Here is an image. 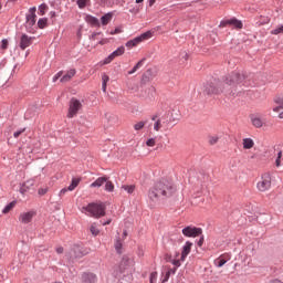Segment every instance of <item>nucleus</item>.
Returning a JSON list of instances; mask_svg holds the SVG:
<instances>
[{
  "label": "nucleus",
  "instance_id": "nucleus-6",
  "mask_svg": "<svg viewBox=\"0 0 283 283\" xmlns=\"http://www.w3.org/2000/svg\"><path fill=\"white\" fill-rule=\"evenodd\" d=\"M82 109H83V103L75 97L71 98L69 102V111L66 115L67 118H74L78 114V112H81Z\"/></svg>",
  "mask_w": 283,
  "mask_h": 283
},
{
  "label": "nucleus",
  "instance_id": "nucleus-58",
  "mask_svg": "<svg viewBox=\"0 0 283 283\" xmlns=\"http://www.w3.org/2000/svg\"><path fill=\"white\" fill-rule=\"evenodd\" d=\"M106 224H112V219H108L106 222H104L103 227H106Z\"/></svg>",
  "mask_w": 283,
  "mask_h": 283
},
{
  "label": "nucleus",
  "instance_id": "nucleus-57",
  "mask_svg": "<svg viewBox=\"0 0 283 283\" xmlns=\"http://www.w3.org/2000/svg\"><path fill=\"white\" fill-rule=\"evenodd\" d=\"M56 253H59V254L63 253V247L57 248Z\"/></svg>",
  "mask_w": 283,
  "mask_h": 283
},
{
  "label": "nucleus",
  "instance_id": "nucleus-41",
  "mask_svg": "<svg viewBox=\"0 0 283 283\" xmlns=\"http://www.w3.org/2000/svg\"><path fill=\"white\" fill-rule=\"evenodd\" d=\"M87 1H90V0H77L78 8H81V10H83V8H85V6H87Z\"/></svg>",
  "mask_w": 283,
  "mask_h": 283
},
{
  "label": "nucleus",
  "instance_id": "nucleus-8",
  "mask_svg": "<svg viewBox=\"0 0 283 283\" xmlns=\"http://www.w3.org/2000/svg\"><path fill=\"white\" fill-rule=\"evenodd\" d=\"M256 189L262 192L269 191V189H271V174L264 172L261 176V180L256 184Z\"/></svg>",
  "mask_w": 283,
  "mask_h": 283
},
{
  "label": "nucleus",
  "instance_id": "nucleus-25",
  "mask_svg": "<svg viewBox=\"0 0 283 283\" xmlns=\"http://www.w3.org/2000/svg\"><path fill=\"white\" fill-rule=\"evenodd\" d=\"M14 207H17V201H12L10 203H8L4 209L2 210V213H10L11 210L14 209Z\"/></svg>",
  "mask_w": 283,
  "mask_h": 283
},
{
  "label": "nucleus",
  "instance_id": "nucleus-47",
  "mask_svg": "<svg viewBox=\"0 0 283 283\" xmlns=\"http://www.w3.org/2000/svg\"><path fill=\"white\" fill-rule=\"evenodd\" d=\"M23 132H25V128H23V129H21V130H17V132L13 134V137H14V138H19V136H20L21 134H23Z\"/></svg>",
  "mask_w": 283,
  "mask_h": 283
},
{
  "label": "nucleus",
  "instance_id": "nucleus-39",
  "mask_svg": "<svg viewBox=\"0 0 283 283\" xmlns=\"http://www.w3.org/2000/svg\"><path fill=\"white\" fill-rule=\"evenodd\" d=\"M157 280H158V272H151L149 276V282L156 283Z\"/></svg>",
  "mask_w": 283,
  "mask_h": 283
},
{
  "label": "nucleus",
  "instance_id": "nucleus-51",
  "mask_svg": "<svg viewBox=\"0 0 283 283\" xmlns=\"http://www.w3.org/2000/svg\"><path fill=\"white\" fill-rule=\"evenodd\" d=\"M170 275H171V272H167L163 282H168Z\"/></svg>",
  "mask_w": 283,
  "mask_h": 283
},
{
  "label": "nucleus",
  "instance_id": "nucleus-1",
  "mask_svg": "<svg viewBox=\"0 0 283 283\" xmlns=\"http://www.w3.org/2000/svg\"><path fill=\"white\" fill-rule=\"evenodd\" d=\"M176 193V186L168 180L158 181L149 191L150 200H158V198H169Z\"/></svg>",
  "mask_w": 283,
  "mask_h": 283
},
{
  "label": "nucleus",
  "instance_id": "nucleus-4",
  "mask_svg": "<svg viewBox=\"0 0 283 283\" xmlns=\"http://www.w3.org/2000/svg\"><path fill=\"white\" fill-rule=\"evenodd\" d=\"M83 209L87 211L91 218H103L105 216V205L103 203H88Z\"/></svg>",
  "mask_w": 283,
  "mask_h": 283
},
{
  "label": "nucleus",
  "instance_id": "nucleus-33",
  "mask_svg": "<svg viewBox=\"0 0 283 283\" xmlns=\"http://www.w3.org/2000/svg\"><path fill=\"white\" fill-rule=\"evenodd\" d=\"M105 190L109 191V192L114 191V182L106 180L105 181Z\"/></svg>",
  "mask_w": 283,
  "mask_h": 283
},
{
  "label": "nucleus",
  "instance_id": "nucleus-55",
  "mask_svg": "<svg viewBox=\"0 0 283 283\" xmlns=\"http://www.w3.org/2000/svg\"><path fill=\"white\" fill-rule=\"evenodd\" d=\"M107 42H108L107 39H103L99 41V45H105V43H107Z\"/></svg>",
  "mask_w": 283,
  "mask_h": 283
},
{
  "label": "nucleus",
  "instance_id": "nucleus-64",
  "mask_svg": "<svg viewBox=\"0 0 283 283\" xmlns=\"http://www.w3.org/2000/svg\"><path fill=\"white\" fill-rule=\"evenodd\" d=\"M151 120H156V116H154V117L151 118Z\"/></svg>",
  "mask_w": 283,
  "mask_h": 283
},
{
  "label": "nucleus",
  "instance_id": "nucleus-40",
  "mask_svg": "<svg viewBox=\"0 0 283 283\" xmlns=\"http://www.w3.org/2000/svg\"><path fill=\"white\" fill-rule=\"evenodd\" d=\"M28 191H30V187H28V184H23L20 188V193H22L23 196H25V193H28Z\"/></svg>",
  "mask_w": 283,
  "mask_h": 283
},
{
  "label": "nucleus",
  "instance_id": "nucleus-61",
  "mask_svg": "<svg viewBox=\"0 0 283 283\" xmlns=\"http://www.w3.org/2000/svg\"><path fill=\"white\" fill-rule=\"evenodd\" d=\"M279 118L283 119V111L279 114Z\"/></svg>",
  "mask_w": 283,
  "mask_h": 283
},
{
  "label": "nucleus",
  "instance_id": "nucleus-49",
  "mask_svg": "<svg viewBox=\"0 0 283 283\" xmlns=\"http://www.w3.org/2000/svg\"><path fill=\"white\" fill-rule=\"evenodd\" d=\"M123 32V29L116 28L114 31L111 32V34H120Z\"/></svg>",
  "mask_w": 283,
  "mask_h": 283
},
{
  "label": "nucleus",
  "instance_id": "nucleus-26",
  "mask_svg": "<svg viewBox=\"0 0 283 283\" xmlns=\"http://www.w3.org/2000/svg\"><path fill=\"white\" fill-rule=\"evenodd\" d=\"M112 13H106L105 15L102 17V25H107L112 21Z\"/></svg>",
  "mask_w": 283,
  "mask_h": 283
},
{
  "label": "nucleus",
  "instance_id": "nucleus-5",
  "mask_svg": "<svg viewBox=\"0 0 283 283\" xmlns=\"http://www.w3.org/2000/svg\"><path fill=\"white\" fill-rule=\"evenodd\" d=\"M36 24V7H32L29 9V14H27V21H25V30L30 34H34L36 32V29H34V25Z\"/></svg>",
  "mask_w": 283,
  "mask_h": 283
},
{
  "label": "nucleus",
  "instance_id": "nucleus-22",
  "mask_svg": "<svg viewBox=\"0 0 283 283\" xmlns=\"http://www.w3.org/2000/svg\"><path fill=\"white\" fill-rule=\"evenodd\" d=\"M146 59H142L139 62H137V64L133 67L132 71L128 72L129 75L135 74V72H138V70H140V67H143V65L145 64Z\"/></svg>",
  "mask_w": 283,
  "mask_h": 283
},
{
  "label": "nucleus",
  "instance_id": "nucleus-9",
  "mask_svg": "<svg viewBox=\"0 0 283 283\" xmlns=\"http://www.w3.org/2000/svg\"><path fill=\"white\" fill-rule=\"evenodd\" d=\"M182 233L186 238H198V235H202V229L196 227H186L182 229Z\"/></svg>",
  "mask_w": 283,
  "mask_h": 283
},
{
  "label": "nucleus",
  "instance_id": "nucleus-16",
  "mask_svg": "<svg viewBox=\"0 0 283 283\" xmlns=\"http://www.w3.org/2000/svg\"><path fill=\"white\" fill-rule=\"evenodd\" d=\"M231 260V255L229 254H222L218 259L214 260V265L218 266V269H222L224 264H227Z\"/></svg>",
  "mask_w": 283,
  "mask_h": 283
},
{
  "label": "nucleus",
  "instance_id": "nucleus-10",
  "mask_svg": "<svg viewBox=\"0 0 283 283\" xmlns=\"http://www.w3.org/2000/svg\"><path fill=\"white\" fill-rule=\"evenodd\" d=\"M34 39H36V38L30 36V35H28V34H25V33H22V34L20 35L19 48H20L21 50H27V48H30V45H32V43H34Z\"/></svg>",
  "mask_w": 283,
  "mask_h": 283
},
{
  "label": "nucleus",
  "instance_id": "nucleus-60",
  "mask_svg": "<svg viewBox=\"0 0 283 283\" xmlns=\"http://www.w3.org/2000/svg\"><path fill=\"white\" fill-rule=\"evenodd\" d=\"M149 1V6H154V3H156V0H148Z\"/></svg>",
  "mask_w": 283,
  "mask_h": 283
},
{
  "label": "nucleus",
  "instance_id": "nucleus-48",
  "mask_svg": "<svg viewBox=\"0 0 283 283\" xmlns=\"http://www.w3.org/2000/svg\"><path fill=\"white\" fill-rule=\"evenodd\" d=\"M1 50H8V40H2Z\"/></svg>",
  "mask_w": 283,
  "mask_h": 283
},
{
  "label": "nucleus",
  "instance_id": "nucleus-17",
  "mask_svg": "<svg viewBox=\"0 0 283 283\" xmlns=\"http://www.w3.org/2000/svg\"><path fill=\"white\" fill-rule=\"evenodd\" d=\"M82 283H96V274L85 272L82 274Z\"/></svg>",
  "mask_w": 283,
  "mask_h": 283
},
{
  "label": "nucleus",
  "instance_id": "nucleus-29",
  "mask_svg": "<svg viewBox=\"0 0 283 283\" xmlns=\"http://www.w3.org/2000/svg\"><path fill=\"white\" fill-rule=\"evenodd\" d=\"M122 189H124V191H127V193H133L134 191H136V186L124 185V186H122Z\"/></svg>",
  "mask_w": 283,
  "mask_h": 283
},
{
  "label": "nucleus",
  "instance_id": "nucleus-30",
  "mask_svg": "<svg viewBox=\"0 0 283 283\" xmlns=\"http://www.w3.org/2000/svg\"><path fill=\"white\" fill-rule=\"evenodd\" d=\"M90 232L92 233V235H98V233H101V230H98V226H96V223H92L90 227Z\"/></svg>",
  "mask_w": 283,
  "mask_h": 283
},
{
  "label": "nucleus",
  "instance_id": "nucleus-42",
  "mask_svg": "<svg viewBox=\"0 0 283 283\" xmlns=\"http://www.w3.org/2000/svg\"><path fill=\"white\" fill-rule=\"evenodd\" d=\"M147 147H155L156 146V139L155 138H149L146 142Z\"/></svg>",
  "mask_w": 283,
  "mask_h": 283
},
{
  "label": "nucleus",
  "instance_id": "nucleus-27",
  "mask_svg": "<svg viewBox=\"0 0 283 283\" xmlns=\"http://www.w3.org/2000/svg\"><path fill=\"white\" fill-rule=\"evenodd\" d=\"M219 140H220V137L218 135H210L208 137L209 145H218Z\"/></svg>",
  "mask_w": 283,
  "mask_h": 283
},
{
  "label": "nucleus",
  "instance_id": "nucleus-32",
  "mask_svg": "<svg viewBox=\"0 0 283 283\" xmlns=\"http://www.w3.org/2000/svg\"><path fill=\"white\" fill-rule=\"evenodd\" d=\"M45 12H48V4L42 3V4L39 7V14H40V17H43V15L45 14Z\"/></svg>",
  "mask_w": 283,
  "mask_h": 283
},
{
  "label": "nucleus",
  "instance_id": "nucleus-52",
  "mask_svg": "<svg viewBox=\"0 0 283 283\" xmlns=\"http://www.w3.org/2000/svg\"><path fill=\"white\" fill-rule=\"evenodd\" d=\"M280 109H283V106H280V105H279V106L274 107V108H273V112L277 113V112H280Z\"/></svg>",
  "mask_w": 283,
  "mask_h": 283
},
{
  "label": "nucleus",
  "instance_id": "nucleus-14",
  "mask_svg": "<svg viewBox=\"0 0 283 283\" xmlns=\"http://www.w3.org/2000/svg\"><path fill=\"white\" fill-rule=\"evenodd\" d=\"M251 125L255 127V129H262L264 127V120H262V116L252 114L250 115Z\"/></svg>",
  "mask_w": 283,
  "mask_h": 283
},
{
  "label": "nucleus",
  "instance_id": "nucleus-3",
  "mask_svg": "<svg viewBox=\"0 0 283 283\" xmlns=\"http://www.w3.org/2000/svg\"><path fill=\"white\" fill-rule=\"evenodd\" d=\"M205 94L211 95V94H231L229 90L224 86V82L216 78H211L209 82H207L203 86Z\"/></svg>",
  "mask_w": 283,
  "mask_h": 283
},
{
  "label": "nucleus",
  "instance_id": "nucleus-18",
  "mask_svg": "<svg viewBox=\"0 0 283 283\" xmlns=\"http://www.w3.org/2000/svg\"><path fill=\"white\" fill-rule=\"evenodd\" d=\"M74 76H76V70L71 69L64 75H62L60 81L62 83H70V81H72V78H74Z\"/></svg>",
  "mask_w": 283,
  "mask_h": 283
},
{
  "label": "nucleus",
  "instance_id": "nucleus-56",
  "mask_svg": "<svg viewBox=\"0 0 283 283\" xmlns=\"http://www.w3.org/2000/svg\"><path fill=\"white\" fill-rule=\"evenodd\" d=\"M176 271H177V269L174 268L172 270H169L168 272H170V275H176Z\"/></svg>",
  "mask_w": 283,
  "mask_h": 283
},
{
  "label": "nucleus",
  "instance_id": "nucleus-15",
  "mask_svg": "<svg viewBox=\"0 0 283 283\" xmlns=\"http://www.w3.org/2000/svg\"><path fill=\"white\" fill-rule=\"evenodd\" d=\"M191 247H193V243H191L190 241H187L182 247V251L180 255L181 262H185L187 260V255L191 253Z\"/></svg>",
  "mask_w": 283,
  "mask_h": 283
},
{
  "label": "nucleus",
  "instance_id": "nucleus-43",
  "mask_svg": "<svg viewBox=\"0 0 283 283\" xmlns=\"http://www.w3.org/2000/svg\"><path fill=\"white\" fill-rule=\"evenodd\" d=\"M181 262L182 260L180 259H175L171 261V264H174V266H176L177 269L181 266Z\"/></svg>",
  "mask_w": 283,
  "mask_h": 283
},
{
  "label": "nucleus",
  "instance_id": "nucleus-13",
  "mask_svg": "<svg viewBox=\"0 0 283 283\" xmlns=\"http://www.w3.org/2000/svg\"><path fill=\"white\" fill-rule=\"evenodd\" d=\"M34 216H36V212L34 211H28V212H22L19 216V222H21L22 224H30V222H32V218H34Z\"/></svg>",
  "mask_w": 283,
  "mask_h": 283
},
{
  "label": "nucleus",
  "instance_id": "nucleus-11",
  "mask_svg": "<svg viewBox=\"0 0 283 283\" xmlns=\"http://www.w3.org/2000/svg\"><path fill=\"white\" fill-rule=\"evenodd\" d=\"M125 54V46H119L117 50H115L113 53H111L104 61L103 65H109L114 59L117 56H123Z\"/></svg>",
  "mask_w": 283,
  "mask_h": 283
},
{
  "label": "nucleus",
  "instance_id": "nucleus-24",
  "mask_svg": "<svg viewBox=\"0 0 283 283\" xmlns=\"http://www.w3.org/2000/svg\"><path fill=\"white\" fill-rule=\"evenodd\" d=\"M109 82V76L107 74L102 75V90L103 92H107V83Z\"/></svg>",
  "mask_w": 283,
  "mask_h": 283
},
{
  "label": "nucleus",
  "instance_id": "nucleus-19",
  "mask_svg": "<svg viewBox=\"0 0 283 283\" xmlns=\"http://www.w3.org/2000/svg\"><path fill=\"white\" fill-rule=\"evenodd\" d=\"M70 255L71 258H83L85 254L83 253V248L74 245L70 251Z\"/></svg>",
  "mask_w": 283,
  "mask_h": 283
},
{
  "label": "nucleus",
  "instance_id": "nucleus-20",
  "mask_svg": "<svg viewBox=\"0 0 283 283\" xmlns=\"http://www.w3.org/2000/svg\"><path fill=\"white\" fill-rule=\"evenodd\" d=\"M243 149H253L255 147V142L252 138H243L242 140Z\"/></svg>",
  "mask_w": 283,
  "mask_h": 283
},
{
  "label": "nucleus",
  "instance_id": "nucleus-50",
  "mask_svg": "<svg viewBox=\"0 0 283 283\" xmlns=\"http://www.w3.org/2000/svg\"><path fill=\"white\" fill-rule=\"evenodd\" d=\"M202 244H205V237H201L198 241V247H202Z\"/></svg>",
  "mask_w": 283,
  "mask_h": 283
},
{
  "label": "nucleus",
  "instance_id": "nucleus-45",
  "mask_svg": "<svg viewBox=\"0 0 283 283\" xmlns=\"http://www.w3.org/2000/svg\"><path fill=\"white\" fill-rule=\"evenodd\" d=\"M48 191H49V188H48V187H45V188H40V189L38 190V193H39V196H45V193H48Z\"/></svg>",
  "mask_w": 283,
  "mask_h": 283
},
{
  "label": "nucleus",
  "instance_id": "nucleus-53",
  "mask_svg": "<svg viewBox=\"0 0 283 283\" xmlns=\"http://www.w3.org/2000/svg\"><path fill=\"white\" fill-rule=\"evenodd\" d=\"M270 283H283V282L279 279H273V280L270 281Z\"/></svg>",
  "mask_w": 283,
  "mask_h": 283
},
{
  "label": "nucleus",
  "instance_id": "nucleus-38",
  "mask_svg": "<svg viewBox=\"0 0 283 283\" xmlns=\"http://www.w3.org/2000/svg\"><path fill=\"white\" fill-rule=\"evenodd\" d=\"M146 124H147V123H145V122H138V123H136V124L134 125V129H135L136 132H140V129H143V127H145Z\"/></svg>",
  "mask_w": 283,
  "mask_h": 283
},
{
  "label": "nucleus",
  "instance_id": "nucleus-31",
  "mask_svg": "<svg viewBox=\"0 0 283 283\" xmlns=\"http://www.w3.org/2000/svg\"><path fill=\"white\" fill-rule=\"evenodd\" d=\"M115 250L117 251V253H123V242L120 241V239L116 240Z\"/></svg>",
  "mask_w": 283,
  "mask_h": 283
},
{
  "label": "nucleus",
  "instance_id": "nucleus-36",
  "mask_svg": "<svg viewBox=\"0 0 283 283\" xmlns=\"http://www.w3.org/2000/svg\"><path fill=\"white\" fill-rule=\"evenodd\" d=\"M271 34L277 35V34H283V25L276 27L271 31Z\"/></svg>",
  "mask_w": 283,
  "mask_h": 283
},
{
  "label": "nucleus",
  "instance_id": "nucleus-12",
  "mask_svg": "<svg viewBox=\"0 0 283 283\" xmlns=\"http://www.w3.org/2000/svg\"><path fill=\"white\" fill-rule=\"evenodd\" d=\"M227 25H232L233 28H235V30H242V21L235 18L221 21L220 28H227Z\"/></svg>",
  "mask_w": 283,
  "mask_h": 283
},
{
  "label": "nucleus",
  "instance_id": "nucleus-2",
  "mask_svg": "<svg viewBox=\"0 0 283 283\" xmlns=\"http://www.w3.org/2000/svg\"><path fill=\"white\" fill-rule=\"evenodd\" d=\"M249 85V82H247V73H240L238 71H233L223 82V85L228 92H230V95L235 96V92H233V87L235 85Z\"/></svg>",
  "mask_w": 283,
  "mask_h": 283
},
{
  "label": "nucleus",
  "instance_id": "nucleus-63",
  "mask_svg": "<svg viewBox=\"0 0 283 283\" xmlns=\"http://www.w3.org/2000/svg\"><path fill=\"white\" fill-rule=\"evenodd\" d=\"M145 0H136V3H143Z\"/></svg>",
  "mask_w": 283,
  "mask_h": 283
},
{
  "label": "nucleus",
  "instance_id": "nucleus-62",
  "mask_svg": "<svg viewBox=\"0 0 283 283\" xmlns=\"http://www.w3.org/2000/svg\"><path fill=\"white\" fill-rule=\"evenodd\" d=\"M123 237H124V238H127V231H124V232H123Z\"/></svg>",
  "mask_w": 283,
  "mask_h": 283
},
{
  "label": "nucleus",
  "instance_id": "nucleus-44",
  "mask_svg": "<svg viewBox=\"0 0 283 283\" xmlns=\"http://www.w3.org/2000/svg\"><path fill=\"white\" fill-rule=\"evenodd\" d=\"M61 76H63V71L57 72L54 76H53V83H56Z\"/></svg>",
  "mask_w": 283,
  "mask_h": 283
},
{
  "label": "nucleus",
  "instance_id": "nucleus-7",
  "mask_svg": "<svg viewBox=\"0 0 283 283\" xmlns=\"http://www.w3.org/2000/svg\"><path fill=\"white\" fill-rule=\"evenodd\" d=\"M154 36V33L151 31H146L145 33L140 34L139 36H136L133 40H129L126 42V48L128 50H132V48H136L137 45H140L144 41H149Z\"/></svg>",
  "mask_w": 283,
  "mask_h": 283
},
{
  "label": "nucleus",
  "instance_id": "nucleus-59",
  "mask_svg": "<svg viewBox=\"0 0 283 283\" xmlns=\"http://www.w3.org/2000/svg\"><path fill=\"white\" fill-rule=\"evenodd\" d=\"M127 262H129L127 259H123L120 266H123V264H127Z\"/></svg>",
  "mask_w": 283,
  "mask_h": 283
},
{
  "label": "nucleus",
  "instance_id": "nucleus-28",
  "mask_svg": "<svg viewBox=\"0 0 283 283\" xmlns=\"http://www.w3.org/2000/svg\"><path fill=\"white\" fill-rule=\"evenodd\" d=\"M38 28H40V30L48 28V18H41L38 21Z\"/></svg>",
  "mask_w": 283,
  "mask_h": 283
},
{
  "label": "nucleus",
  "instance_id": "nucleus-35",
  "mask_svg": "<svg viewBox=\"0 0 283 283\" xmlns=\"http://www.w3.org/2000/svg\"><path fill=\"white\" fill-rule=\"evenodd\" d=\"M274 103H275L276 105H280L281 107H283V95H276V96L274 97Z\"/></svg>",
  "mask_w": 283,
  "mask_h": 283
},
{
  "label": "nucleus",
  "instance_id": "nucleus-21",
  "mask_svg": "<svg viewBox=\"0 0 283 283\" xmlns=\"http://www.w3.org/2000/svg\"><path fill=\"white\" fill-rule=\"evenodd\" d=\"M107 182V177H99L91 184V188L103 187Z\"/></svg>",
  "mask_w": 283,
  "mask_h": 283
},
{
  "label": "nucleus",
  "instance_id": "nucleus-34",
  "mask_svg": "<svg viewBox=\"0 0 283 283\" xmlns=\"http://www.w3.org/2000/svg\"><path fill=\"white\" fill-rule=\"evenodd\" d=\"M275 166H276V167H282V150H280V151L277 153V157H276V159H275Z\"/></svg>",
  "mask_w": 283,
  "mask_h": 283
},
{
  "label": "nucleus",
  "instance_id": "nucleus-37",
  "mask_svg": "<svg viewBox=\"0 0 283 283\" xmlns=\"http://www.w3.org/2000/svg\"><path fill=\"white\" fill-rule=\"evenodd\" d=\"M154 129H155V132H158L159 129H163V120L161 119H157L155 122Z\"/></svg>",
  "mask_w": 283,
  "mask_h": 283
},
{
  "label": "nucleus",
  "instance_id": "nucleus-54",
  "mask_svg": "<svg viewBox=\"0 0 283 283\" xmlns=\"http://www.w3.org/2000/svg\"><path fill=\"white\" fill-rule=\"evenodd\" d=\"M129 12H132V14H138L139 10L138 9H130Z\"/></svg>",
  "mask_w": 283,
  "mask_h": 283
},
{
  "label": "nucleus",
  "instance_id": "nucleus-46",
  "mask_svg": "<svg viewBox=\"0 0 283 283\" xmlns=\"http://www.w3.org/2000/svg\"><path fill=\"white\" fill-rule=\"evenodd\" d=\"M69 191H70L69 188H63V189L60 191V198H63V196H65Z\"/></svg>",
  "mask_w": 283,
  "mask_h": 283
},
{
  "label": "nucleus",
  "instance_id": "nucleus-23",
  "mask_svg": "<svg viewBox=\"0 0 283 283\" xmlns=\"http://www.w3.org/2000/svg\"><path fill=\"white\" fill-rule=\"evenodd\" d=\"M81 184V178H73L71 185L69 186V191H74Z\"/></svg>",
  "mask_w": 283,
  "mask_h": 283
}]
</instances>
